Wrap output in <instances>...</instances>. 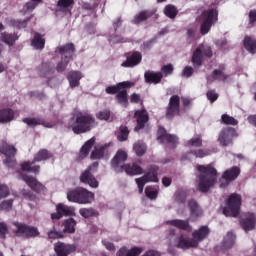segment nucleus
<instances>
[{
	"label": "nucleus",
	"mask_w": 256,
	"mask_h": 256,
	"mask_svg": "<svg viewBox=\"0 0 256 256\" xmlns=\"http://www.w3.org/2000/svg\"><path fill=\"white\" fill-rule=\"evenodd\" d=\"M222 123L225 125H238L239 121L237 119L233 118L232 116H229L227 114H223L221 117Z\"/></svg>",
	"instance_id": "a18cd8bd"
},
{
	"label": "nucleus",
	"mask_w": 256,
	"mask_h": 256,
	"mask_svg": "<svg viewBox=\"0 0 256 256\" xmlns=\"http://www.w3.org/2000/svg\"><path fill=\"white\" fill-rule=\"evenodd\" d=\"M235 244V235L231 232H228L226 237L224 238V247L225 249H231Z\"/></svg>",
	"instance_id": "a19ab883"
},
{
	"label": "nucleus",
	"mask_w": 256,
	"mask_h": 256,
	"mask_svg": "<svg viewBox=\"0 0 256 256\" xmlns=\"http://www.w3.org/2000/svg\"><path fill=\"white\" fill-rule=\"evenodd\" d=\"M189 207L192 219L193 217H201L203 212L201 211V208H199V205H197V202H195V200H191L189 202Z\"/></svg>",
	"instance_id": "e433bc0d"
},
{
	"label": "nucleus",
	"mask_w": 256,
	"mask_h": 256,
	"mask_svg": "<svg viewBox=\"0 0 256 256\" xmlns=\"http://www.w3.org/2000/svg\"><path fill=\"white\" fill-rule=\"evenodd\" d=\"M137 126L135 127V131H139V129H143L145 127V123L149 121V114L145 110H138L134 115Z\"/></svg>",
	"instance_id": "aec40b11"
},
{
	"label": "nucleus",
	"mask_w": 256,
	"mask_h": 256,
	"mask_svg": "<svg viewBox=\"0 0 256 256\" xmlns=\"http://www.w3.org/2000/svg\"><path fill=\"white\" fill-rule=\"evenodd\" d=\"M141 253H143V248L134 247L131 250L121 248L118 252V256H139Z\"/></svg>",
	"instance_id": "c85d7f7f"
},
{
	"label": "nucleus",
	"mask_w": 256,
	"mask_h": 256,
	"mask_svg": "<svg viewBox=\"0 0 256 256\" xmlns=\"http://www.w3.org/2000/svg\"><path fill=\"white\" fill-rule=\"evenodd\" d=\"M241 209V196L238 194L230 195L226 207L223 209V214L226 217H237Z\"/></svg>",
	"instance_id": "0eeeda50"
},
{
	"label": "nucleus",
	"mask_w": 256,
	"mask_h": 256,
	"mask_svg": "<svg viewBox=\"0 0 256 256\" xmlns=\"http://www.w3.org/2000/svg\"><path fill=\"white\" fill-rule=\"evenodd\" d=\"M93 145H95V138H91L83 145V147L80 151L81 159H83V157H87V155H89V151H90L91 147H93Z\"/></svg>",
	"instance_id": "72a5a7b5"
},
{
	"label": "nucleus",
	"mask_w": 256,
	"mask_h": 256,
	"mask_svg": "<svg viewBox=\"0 0 256 256\" xmlns=\"http://www.w3.org/2000/svg\"><path fill=\"white\" fill-rule=\"evenodd\" d=\"M203 55H205L206 57H211V55H213L211 47L205 45L199 46L192 56L193 64L197 66L201 65V57H203Z\"/></svg>",
	"instance_id": "2eb2a0df"
},
{
	"label": "nucleus",
	"mask_w": 256,
	"mask_h": 256,
	"mask_svg": "<svg viewBox=\"0 0 256 256\" xmlns=\"http://www.w3.org/2000/svg\"><path fill=\"white\" fill-rule=\"evenodd\" d=\"M75 225H76V223L73 218L66 220L64 223L65 233H75Z\"/></svg>",
	"instance_id": "79ce46f5"
},
{
	"label": "nucleus",
	"mask_w": 256,
	"mask_h": 256,
	"mask_svg": "<svg viewBox=\"0 0 256 256\" xmlns=\"http://www.w3.org/2000/svg\"><path fill=\"white\" fill-rule=\"evenodd\" d=\"M97 119L100 121H109V117H111V112L109 110L100 111L96 114Z\"/></svg>",
	"instance_id": "603ef678"
},
{
	"label": "nucleus",
	"mask_w": 256,
	"mask_h": 256,
	"mask_svg": "<svg viewBox=\"0 0 256 256\" xmlns=\"http://www.w3.org/2000/svg\"><path fill=\"white\" fill-rule=\"evenodd\" d=\"M240 173L241 169H239L237 166L226 170L220 179V187H227L231 181H235V179L239 177Z\"/></svg>",
	"instance_id": "ddd939ff"
},
{
	"label": "nucleus",
	"mask_w": 256,
	"mask_h": 256,
	"mask_svg": "<svg viewBox=\"0 0 256 256\" xmlns=\"http://www.w3.org/2000/svg\"><path fill=\"white\" fill-rule=\"evenodd\" d=\"M105 155V147L96 146L95 150L91 154V159H101Z\"/></svg>",
	"instance_id": "37998d69"
},
{
	"label": "nucleus",
	"mask_w": 256,
	"mask_h": 256,
	"mask_svg": "<svg viewBox=\"0 0 256 256\" xmlns=\"http://www.w3.org/2000/svg\"><path fill=\"white\" fill-rule=\"evenodd\" d=\"M191 75H193V68L186 66L182 71V77H191Z\"/></svg>",
	"instance_id": "13d9d810"
},
{
	"label": "nucleus",
	"mask_w": 256,
	"mask_h": 256,
	"mask_svg": "<svg viewBox=\"0 0 256 256\" xmlns=\"http://www.w3.org/2000/svg\"><path fill=\"white\" fill-rule=\"evenodd\" d=\"M256 218L254 214L247 213L242 216L241 224L244 231L255 229Z\"/></svg>",
	"instance_id": "412c9836"
},
{
	"label": "nucleus",
	"mask_w": 256,
	"mask_h": 256,
	"mask_svg": "<svg viewBox=\"0 0 256 256\" xmlns=\"http://www.w3.org/2000/svg\"><path fill=\"white\" fill-rule=\"evenodd\" d=\"M201 145H203L201 136L194 137L187 142V147H201Z\"/></svg>",
	"instance_id": "49530a36"
},
{
	"label": "nucleus",
	"mask_w": 256,
	"mask_h": 256,
	"mask_svg": "<svg viewBox=\"0 0 256 256\" xmlns=\"http://www.w3.org/2000/svg\"><path fill=\"white\" fill-rule=\"evenodd\" d=\"M116 99L118 103H120V105H123V107H127L129 103V101L127 100V90L125 88L118 90Z\"/></svg>",
	"instance_id": "473e14b6"
},
{
	"label": "nucleus",
	"mask_w": 256,
	"mask_h": 256,
	"mask_svg": "<svg viewBox=\"0 0 256 256\" xmlns=\"http://www.w3.org/2000/svg\"><path fill=\"white\" fill-rule=\"evenodd\" d=\"M17 39H19V37L15 34H2L1 35V41H3V43H6V45H13Z\"/></svg>",
	"instance_id": "ea45409f"
},
{
	"label": "nucleus",
	"mask_w": 256,
	"mask_h": 256,
	"mask_svg": "<svg viewBox=\"0 0 256 256\" xmlns=\"http://www.w3.org/2000/svg\"><path fill=\"white\" fill-rule=\"evenodd\" d=\"M165 16L174 19L177 16V8L173 5H167L164 10Z\"/></svg>",
	"instance_id": "c03bdc74"
},
{
	"label": "nucleus",
	"mask_w": 256,
	"mask_h": 256,
	"mask_svg": "<svg viewBox=\"0 0 256 256\" xmlns=\"http://www.w3.org/2000/svg\"><path fill=\"white\" fill-rule=\"evenodd\" d=\"M12 231L17 237H37L39 235V230L37 228L19 222H14L12 224Z\"/></svg>",
	"instance_id": "1a4fd4ad"
},
{
	"label": "nucleus",
	"mask_w": 256,
	"mask_h": 256,
	"mask_svg": "<svg viewBox=\"0 0 256 256\" xmlns=\"http://www.w3.org/2000/svg\"><path fill=\"white\" fill-rule=\"evenodd\" d=\"M161 71L165 75H171V73H173V65L171 64L165 65L162 67Z\"/></svg>",
	"instance_id": "bf43d9fd"
},
{
	"label": "nucleus",
	"mask_w": 256,
	"mask_h": 256,
	"mask_svg": "<svg viewBox=\"0 0 256 256\" xmlns=\"http://www.w3.org/2000/svg\"><path fill=\"white\" fill-rule=\"evenodd\" d=\"M26 125H29V127H35L36 125H43V120L35 119V118H25L23 120Z\"/></svg>",
	"instance_id": "3c124183"
},
{
	"label": "nucleus",
	"mask_w": 256,
	"mask_h": 256,
	"mask_svg": "<svg viewBox=\"0 0 256 256\" xmlns=\"http://www.w3.org/2000/svg\"><path fill=\"white\" fill-rule=\"evenodd\" d=\"M219 17V12H217V9L210 8L208 10H205L200 18V32L201 35H207L209 31H211V27H213V24L217 23Z\"/></svg>",
	"instance_id": "39448f33"
},
{
	"label": "nucleus",
	"mask_w": 256,
	"mask_h": 256,
	"mask_svg": "<svg viewBox=\"0 0 256 256\" xmlns=\"http://www.w3.org/2000/svg\"><path fill=\"white\" fill-rule=\"evenodd\" d=\"M22 179L30 189H33L34 191H43L44 187L41 183H39V181H37L36 178L31 176H23Z\"/></svg>",
	"instance_id": "393cba45"
},
{
	"label": "nucleus",
	"mask_w": 256,
	"mask_h": 256,
	"mask_svg": "<svg viewBox=\"0 0 256 256\" xmlns=\"http://www.w3.org/2000/svg\"><path fill=\"white\" fill-rule=\"evenodd\" d=\"M9 195V188L5 185H0V199Z\"/></svg>",
	"instance_id": "4d7b16f0"
},
{
	"label": "nucleus",
	"mask_w": 256,
	"mask_h": 256,
	"mask_svg": "<svg viewBox=\"0 0 256 256\" xmlns=\"http://www.w3.org/2000/svg\"><path fill=\"white\" fill-rule=\"evenodd\" d=\"M238 136L239 134H237V130H235V128H225L219 133L218 143H220L221 147H228V145L233 143V139Z\"/></svg>",
	"instance_id": "9d476101"
},
{
	"label": "nucleus",
	"mask_w": 256,
	"mask_h": 256,
	"mask_svg": "<svg viewBox=\"0 0 256 256\" xmlns=\"http://www.w3.org/2000/svg\"><path fill=\"white\" fill-rule=\"evenodd\" d=\"M129 87H131V82H121L116 86L107 87L106 93H108V95H115V93H118L121 89H127Z\"/></svg>",
	"instance_id": "cd10ccee"
},
{
	"label": "nucleus",
	"mask_w": 256,
	"mask_h": 256,
	"mask_svg": "<svg viewBox=\"0 0 256 256\" xmlns=\"http://www.w3.org/2000/svg\"><path fill=\"white\" fill-rule=\"evenodd\" d=\"M95 126V118L90 114L77 113L68 122V129H71L73 133L79 135L81 133H87L91 131V128Z\"/></svg>",
	"instance_id": "f257e3e1"
},
{
	"label": "nucleus",
	"mask_w": 256,
	"mask_h": 256,
	"mask_svg": "<svg viewBox=\"0 0 256 256\" xmlns=\"http://www.w3.org/2000/svg\"><path fill=\"white\" fill-rule=\"evenodd\" d=\"M168 224L172 225L173 227H177V229H182L183 231H191V226H189L188 221L172 220L168 222Z\"/></svg>",
	"instance_id": "c756f323"
},
{
	"label": "nucleus",
	"mask_w": 256,
	"mask_h": 256,
	"mask_svg": "<svg viewBox=\"0 0 256 256\" xmlns=\"http://www.w3.org/2000/svg\"><path fill=\"white\" fill-rule=\"evenodd\" d=\"M180 102H181V100H180L179 96H177V95H174L170 98L167 112H166L167 119H173V117H175V115H179Z\"/></svg>",
	"instance_id": "a211bd4d"
},
{
	"label": "nucleus",
	"mask_w": 256,
	"mask_h": 256,
	"mask_svg": "<svg viewBox=\"0 0 256 256\" xmlns=\"http://www.w3.org/2000/svg\"><path fill=\"white\" fill-rule=\"evenodd\" d=\"M5 235H7V225L0 223V237H5Z\"/></svg>",
	"instance_id": "680f3d73"
},
{
	"label": "nucleus",
	"mask_w": 256,
	"mask_h": 256,
	"mask_svg": "<svg viewBox=\"0 0 256 256\" xmlns=\"http://www.w3.org/2000/svg\"><path fill=\"white\" fill-rule=\"evenodd\" d=\"M142 256H161V254L155 250H149Z\"/></svg>",
	"instance_id": "338daca9"
},
{
	"label": "nucleus",
	"mask_w": 256,
	"mask_h": 256,
	"mask_svg": "<svg viewBox=\"0 0 256 256\" xmlns=\"http://www.w3.org/2000/svg\"><path fill=\"white\" fill-rule=\"evenodd\" d=\"M51 153L47 150H40L36 156L34 157L33 162H23L21 164L22 171H32L33 173H39V169H41L40 166H33L35 162L39 161H47V159H50Z\"/></svg>",
	"instance_id": "6e6552de"
},
{
	"label": "nucleus",
	"mask_w": 256,
	"mask_h": 256,
	"mask_svg": "<svg viewBox=\"0 0 256 256\" xmlns=\"http://www.w3.org/2000/svg\"><path fill=\"white\" fill-rule=\"evenodd\" d=\"M32 2H28L25 4L23 10L25 11V13H27V11H33V9H35V7H37V5H39V3H41V0H31Z\"/></svg>",
	"instance_id": "8fccbe9b"
},
{
	"label": "nucleus",
	"mask_w": 256,
	"mask_h": 256,
	"mask_svg": "<svg viewBox=\"0 0 256 256\" xmlns=\"http://www.w3.org/2000/svg\"><path fill=\"white\" fill-rule=\"evenodd\" d=\"M79 213H80V215H82V217H85V219H87V218L93 217V215H95V210L82 208V209H80Z\"/></svg>",
	"instance_id": "864d4df0"
},
{
	"label": "nucleus",
	"mask_w": 256,
	"mask_h": 256,
	"mask_svg": "<svg viewBox=\"0 0 256 256\" xmlns=\"http://www.w3.org/2000/svg\"><path fill=\"white\" fill-rule=\"evenodd\" d=\"M68 201L72 203H79L80 205H87L95 201V194L89 192L85 188H78L76 190H71L67 193Z\"/></svg>",
	"instance_id": "423d86ee"
},
{
	"label": "nucleus",
	"mask_w": 256,
	"mask_h": 256,
	"mask_svg": "<svg viewBox=\"0 0 256 256\" xmlns=\"http://www.w3.org/2000/svg\"><path fill=\"white\" fill-rule=\"evenodd\" d=\"M206 95H207V99H209L210 102H212V103H215V101H217V99H219V94L215 93V91H213V90H209Z\"/></svg>",
	"instance_id": "5fc2aeb1"
},
{
	"label": "nucleus",
	"mask_w": 256,
	"mask_h": 256,
	"mask_svg": "<svg viewBox=\"0 0 256 256\" xmlns=\"http://www.w3.org/2000/svg\"><path fill=\"white\" fill-rule=\"evenodd\" d=\"M144 78L146 83H153L154 85H157L158 83H161V80L163 79V73L147 71L144 74Z\"/></svg>",
	"instance_id": "b1692460"
},
{
	"label": "nucleus",
	"mask_w": 256,
	"mask_h": 256,
	"mask_svg": "<svg viewBox=\"0 0 256 256\" xmlns=\"http://www.w3.org/2000/svg\"><path fill=\"white\" fill-rule=\"evenodd\" d=\"M103 245L108 249V251H115V245H113V243L104 240Z\"/></svg>",
	"instance_id": "e2e57ef3"
},
{
	"label": "nucleus",
	"mask_w": 256,
	"mask_h": 256,
	"mask_svg": "<svg viewBox=\"0 0 256 256\" xmlns=\"http://www.w3.org/2000/svg\"><path fill=\"white\" fill-rule=\"evenodd\" d=\"M117 137L120 141H127V138L129 137V129L125 126L120 127V132Z\"/></svg>",
	"instance_id": "09e8293b"
},
{
	"label": "nucleus",
	"mask_w": 256,
	"mask_h": 256,
	"mask_svg": "<svg viewBox=\"0 0 256 256\" xmlns=\"http://www.w3.org/2000/svg\"><path fill=\"white\" fill-rule=\"evenodd\" d=\"M207 235H209V228L207 226H202L199 230L193 232V239H189L185 236H180L176 247H180V249H191V247H197L200 241H203V239H205Z\"/></svg>",
	"instance_id": "7ed1b4c3"
},
{
	"label": "nucleus",
	"mask_w": 256,
	"mask_h": 256,
	"mask_svg": "<svg viewBox=\"0 0 256 256\" xmlns=\"http://www.w3.org/2000/svg\"><path fill=\"white\" fill-rule=\"evenodd\" d=\"M1 153H3L6 156L4 163L8 167H13L15 165V155L17 154V149H15L14 146L4 144Z\"/></svg>",
	"instance_id": "dca6fc26"
},
{
	"label": "nucleus",
	"mask_w": 256,
	"mask_h": 256,
	"mask_svg": "<svg viewBox=\"0 0 256 256\" xmlns=\"http://www.w3.org/2000/svg\"><path fill=\"white\" fill-rule=\"evenodd\" d=\"M75 4V0H59L58 7L60 11H69Z\"/></svg>",
	"instance_id": "58836bf2"
},
{
	"label": "nucleus",
	"mask_w": 256,
	"mask_h": 256,
	"mask_svg": "<svg viewBox=\"0 0 256 256\" xmlns=\"http://www.w3.org/2000/svg\"><path fill=\"white\" fill-rule=\"evenodd\" d=\"M227 77L228 76L225 74V66H220L219 69L214 70L213 73L207 77V81L209 83H213V81H225Z\"/></svg>",
	"instance_id": "4be33fe9"
},
{
	"label": "nucleus",
	"mask_w": 256,
	"mask_h": 256,
	"mask_svg": "<svg viewBox=\"0 0 256 256\" xmlns=\"http://www.w3.org/2000/svg\"><path fill=\"white\" fill-rule=\"evenodd\" d=\"M154 13L155 12L149 11V10L141 11L134 17V19L132 20V23H134V25H139V23H143V21H147V19H149L150 17H153Z\"/></svg>",
	"instance_id": "bb28decb"
},
{
	"label": "nucleus",
	"mask_w": 256,
	"mask_h": 256,
	"mask_svg": "<svg viewBox=\"0 0 256 256\" xmlns=\"http://www.w3.org/2000/svg\"><path fill=\"white\" fill-rule=\"evenodd\" d=\"M207 155H209V153L203 150H198L195 152L196 157L203 158V157H207Z\"/></svg>",
	"instance_id": "69168bd1"
},
{
	"label": "nucleus",
	"mask_w": 256,
	"mask_h": 256,
	"mask_svg": "<svg viewBox=\"0 0 256 256\" xmlns=\"http://www.w3.org/2000/svg\"><path fill=\"white\" fill-rule=\"evenodd\" d=\"M14 27H18L19 29H21V27H27V22L23 21V22H19V21H15L13 23Z\"/></svg>",
	"instance_id": "774afa93"
},
{
	"label": "nucleus",
	"mask_w": 256,
	"mask_h": 256,
	"mask_svg": "<svg viewBox=\"0 0 256 256\" xmlns=\"http://www.w3.org/2000/svg\"><path fill=\"white\" fill-rule=\"evenodd\" d=\"M141 59V53L134 52L125 62L122 63V67H135V65H139V63H141Z\"/></svg>",
	"instance_id": "a878e982"
},
{
	"label": "nucleus",
	"mask_w": 256,
	"mask_h": 256,
	"mask_svg": "<svg viewBox=\"0 0 256 256\" xmlns=\"http://www.w3.org/2000/svg\"><path fill=\"white\" fill-rule=\"evenodd\" d=\"M11 207H13V201L8 200V201H4L1 205H0V209L2 211H9V209H11Z\"/></svg>",
	"instance_id": "6e6d98bb"
},
{
	"label": "nucleus",
	"mask_w": 256,
	"mask_h": 256,
	"mask_svg": "<svg viewBox=\"0 0 256 256\" xmlns=\"http://www.w3.org/2000/svg\"><path fill=\"white\" fill-rule=\"evenodd\" d=\"M81 72H70L68 74V80L70 83V87H78L79 81H81Z\"/></svg>",
	"instance_id": "7c9ffc66"
},
{
	"label": "nucleus",
	"mask_w": 256,
	"mask_h": 256,
	"mask_svg": "<svg viewBox=\"0 0 256 256\" xmlns=\"http://www.w3.org/2000/svg\"><path fill=\"white\" fill-rule=\"evenodd\" d=\"M249 19H250V23H255V21H256V9L251 10L249 12Z\"/></svg>",
	"instance_id": "0e129e2a"
},
{
	"label": "nucleus",
	"mask_w": 256,
	"mask_h": 256,
	"mask_svg": "<svg viewBox=\"0 0 256 256\" xmlns=\"http://www.w3.org/2000/svg\"><path fill=\"white\" fill-rule=\"evenodd\" d=\"M158 141H161V143H172V145H175V143H177V137L171 134H167L165 128H159Z\"/></svg>",
	"instance_id": "5701e85b"
},
{
	"label": "nucleus",
	"mask_w": 256,
	"mask_h": 256,
	"mask_svg": "<svg viewBox=\"0 0 256 256\" xmlns=\"http://www.w3.org/2000/svg\"><path fill=\"white\" fill-rule=\"evenodd\" d=\"M244 47L249 53H256V40L252 37L246 36L244 38Z\"/></svg>",
	"instance_id": "2f4dec72"
},
{
	"label": "nucleus",
	"mask_w": 256,
	"mask_h": 256,
	"mask_svg": "<svg viewBox=\"0 0 256 256\" xmlns=\"http://www.w3.org/2000/svg\"><path fill=\"white\" fill-rule=\"evenodd\" d=\"M32 46L35 49H43L45 47V39L41 37V34L35 33L34 39L32 40Z\"/></svg>",
	"instance_id": "f704fd0d"
},
{
	"label": "nucleus",
	"mask_w": 256,
	"mask_h": 256,
	"mask_svg": "<svg viewBox=\"0 0 256 256\" xmlns=\"http://www.w3.org/2000/svg\"><path fill=\"white\" fill-rule=\"evenodd\" d=\"M133 149L138 157L145 155L147 152V146L141 141L136 142L133 146Z\"/></svg>",
	"instance_id": "4c0bfd02"
},
{
	"label": "nucleus",
	"mask_w": 256,
	"mask_h": 256,
	"mask_svg": "<svg viewBox=\"0 0 256 256\" xmlns=\"http://www.w3.org/2000/svg\"><path fill=\"white\" fill-rule=\"evenodd\" d=\"M145 194L148 199H157V195H159V192L157 191V189L148 186L145 189Z\"/></svg>",
	"instance_id": "de8ad7c7"
},
{
	"label": "nucleus",
	"mask_w": 256,
	"mask_h": 256,
	"mask_svg": "<svg viewBox=\"0 0 256 256\" xmlns=\"http://www.w3.org/2000/svg\"><path fill=\"white\" fill-rule=\"evenodd\" d=\"M136 183L138 185L139 193H143V189L146 183H157L159 178L157 177V168H152L147 174L140 178H136Z\"/></svg>",
	"instance_id": "9b49d317"
},
{
	"label": "nucleus",
	"mask_w": 256,
	"mask_h": 256,
	"mask_svg": "<svg viewBox=\"0 0 256 256\" xmlns=\"http://www.w3.org/2000/svg\"><path fill=\"white\" fill-rule=\"evenodd\" d=\"M14 114L12 110H2L0 111V123H9V121H13Z\"/></svg>",
	"instance_id": "c9c22d12"
},
{
	"label": "nucleus",
	"mask_w": 256,
	"mask_h": 256,
	"mask_svg": "<svg viewBox=\"0 0 256 256\" xmlns=\"http://www.w3.org/2000/svg\"><path fill=\"white\" fill-rule=\"evenodd\" d=\"M125 161H127V152L119 150L112 160V167H122L127 175H141L143 173V168L136 163L122 166Z\"/></svg>",
	"instance_id": "20e7f679"
},
{
	"label": "nucleus",
	"mask_w": 256,
	"mask_h": 256,
	"mask_svg": "<svg viewBox=\"0 0 256 256\" xmlns=\"http://www.w3.org/2000/svg\"><path fill=\"white\" fill-rule=\"evenodd\" d=\"M99 167V163L95 162L93 163L85 172L82 173L80 176V181L82 183H86L87 185H90V187H93L94 189H97L99 187V182L93 175H91V171L93 169H97Z\"/></svg>",
	"instance_id": "f8f14e48"
},
{
	"label": "nucleus",
	"mask_w": 256,
	"mask_h": 256,
	"mask_svg": "<svg viewBox=\"0 0 256 256\" xmlns=\"http://www.w3.org/2000/svg\"><path fill=\"white\" fill-rule=\"evenodd\" d=\"M75 215V208L65 204H58L56 206V213L51 215V219H61V217H68Z\"/></svg>",
	"instance_id": "f3484780"
},
{
	"label": "nucleus",
	"mask_w": 256,
	"mask_h": 256,
	"mask_svg": "<svg viewBox=\"0 0 256 256\" xmlns=\"http://www.w3.org/2000/svg\"><path fill=\"white\" fill-rule=\"evenodd\" d=\"M49 239H61L63 235L57 231H51L48 233Z\"/></svg>",
	"instance_id": "052dcab7"
},
{
	"label": "nucleus",
	"mask_w": 256,
	"mask_h": 256,
	"mask_svg": "<svg viewBox=\"0 0 256 256\" xmlns=\"http://www.w3.org/2000/svg\"><path fill=\"white\" fill-rule=\"evenodd\" d=\"M198 189L202 193H207L213 185L217 182V170L211 165L198 166Z\"/></svg>",
	"instance_id": "f03ea898"
},
{
	"label": "nucleus",
	"mask_w": 256,
	"mask_h": 256,
	"mask_svg": "<svg viewBox=\"0 0 256 256\" xmlns=\"http://www.w3.org/2000/svg\"><path fill=\"white\" fill-rule=\"evenodd\" d=\"M59 53H61L65 58L64 61H62L60 64L57 66L58 71H65L67 67V63H69V57L73 55L75 51V46L73 44H67L66 46L58 48Z\"/></svg>",
	"instance_id": "4468645a"
},
{
	"label": "nucleus",
	"mask_w": 256,
	"mask_h": 256,
	"mask_svg": "<svg viewBox=\"0 0 256 256\" xmlns=\"http://www.w3.org/2000/svg\"><path fill=\"white\" fill-rule=\"evenodd\" d=\"M54 249L58 256H67L69 253H74V251L77 250V247L75 245L58 242L55 244Z\"/></svg>",
	"instance_id": "6ab92c4d"
}]
</instances>
